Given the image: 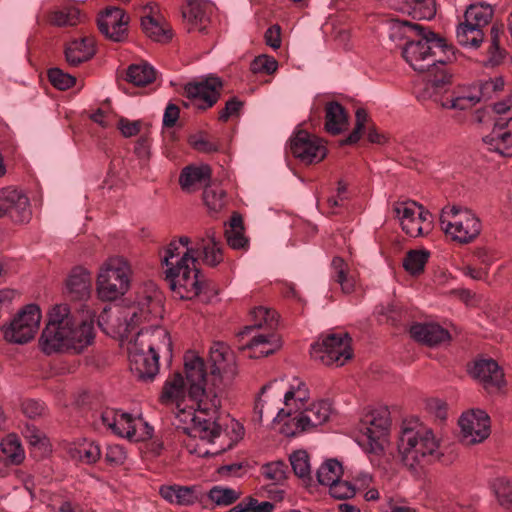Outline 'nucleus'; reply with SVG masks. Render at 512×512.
Returning <instances> with one entry per match:
<instances>
[{"label":"nucleus","mask_w":512,"mask_h":512,"mask_svg":"<svg viewBox=\"0 0 512 512\" xmlns=\"http://www.w3.org/2000/svg\"><path fill=\"white\" fill-rule=\"evenodd\" d=\"M390 38L405 39L402 56L420 73H427L426 91L444 88L450 83L452 74L446 64L455 59V52L445 39L426 27L404 20L391 22Z\"/></svg>","instance_id":"1"},{"label":"nucleus","mask_w":512,"mask_h":512,"mask_svg":"<svg viewBox=\"0 0 512 512\" xmlns=\"http://www.w3.org/2000/svg\"><path fill=\"white\" fill-rule=\"evenodd\" d=\"M193 400L197 402L196 410L182 408L181 404L176 405L174 425L191 439L199 438L200 441L210 444H215L218 439L221 443L218 447H213L212 449L202 450L201 448H195L191 452L197 453L202 457L218 455L231 448L233 443L242 437L243 427L239 422L232 419L230 424L235 433V438L229 439L228 442L223 441L227 434L223 431V424L218 416V411L221 407V400L218 394H214L211 399H208L206 396V398Z\"/></svg>","instance_id":"2"},{"label":"nucleus","mask_w":512,"mask_h":512,"mask_svg":"<svg viewBox=\"0 0 512 512\" xmlns=\"http://www.w3.org/2000/svg\"><path fill=\"white\" fill-rule=\"evenodd\" d=\"M95 337L94 319L77 320L67 304L55 305L49 312L40 344L46 354L54 352L80 353Z\"/></svg>","instance_id":"3"},{"label":"nucleus","mask_w":512,"mask_h":512,"mask_svg":"<svg viewBox=\"0 0 512 512\" xmlns=\"http://www.w3.org/2000/svg\"><path fill=\"white\" fill-rule=\"evenodd\" d=\"M187 236L173 239L165 248L162 263L167 267L165 274L171 290L180 299H193L202 290L200 271L195 267L196 250L190 246Z\"/></svg>","instance_id":"4"},{"label":"nucleus","mask_w":512,"mask_h":512,"mask_svg":"<svg viewBox=\"0 0 512 512\" xmlns=\"http://www.w3.org/2000/svg\"><path fill=\"white\" fill-rule=\"evenodd\" d=\"M131 372L141 381L154 379L159 372V353H171L172 343L168 331L158 325L142 328L128 343Z\"/></svg>","instance_id":"5"},{"label":"nucleus","mask_w":512,"mask_h":512,"mask_svg":"<svg viewBox=\"0 0 512 512\" xmlns=\"http://www.w3.org/2000/svg\"><path fill=\"white\" fill-rule=\"evenodd\" d=\"M397 447L404 465L416 469L438 456L439 440L431 428L418 420H409L401 425Z\"/></svg>","instance_id":"6"},{"label":"nucleus","mask_w":512,"mask_h":512,"mask_svg":"<svg viewBox=\"0 0 512 512\" xmlns=\"http://www.w3.org/2000/svg\"><path fill=\"white\" fill-rule=\"evenodd\" d=\"M440 225L447 236L460 244H468L476 239L482 227L472 210L459 205H448L442 209Z\"/></svg>","instance_id":"7"},{"label":"nucleus","mask_w":512,"mask_h":512,"mask_svg":"<svg viewBox=\"0 0 512 512\" xmlns=\"http://www.w3.org/2000/svg\"><path fill=\"white\" fill-rule=\"evenodd\" d=\"M131 269L122 257H112L101 268L97 278V292L105 301H113L126 293Z\"/></svg>","instance_id":"8"},{"label":"nucleus","mask_w":512,"mask_h":512,"mask_svg":"<svg viewBox=\"0 0 512 512\" xmlns=\"http://www.w3.org/2000/svg\"><path fill=\"white\" fill-rule=\"evenodd\" d=\"M210 379L219 392L227 388L237 374L235 355L224 342H214L209 350Z\"/></svg>","instance_id":"9"},{"label":"nucleus","mask_w":512,"mask_h":512,"mask_svg":"<svg viewBox=\"0 0 512 512\" xmlns=\"http://www.w3.org/2000/svg\"><path fill=\"white\" fill-rule=\"evenodd\" d=\"M332 412L331 403L327 400L313 402L304 408L281 427V433L287 437H294L323 425L328 421Z\"/></svg>","instance_id":"10"},{"label":"nucleus","mask_w":512,"mask_h":512,"mask_svg":"<svg viewBox=\"0 0 512 512\" xmlns=\"http://www.w3.org/2000/svg\"><path fill=\"white\" fill-rule=\"evenodd\" d=\"M351 338L348 334H330L321 342L312 344L311 357L324 365L342 366L352 357Z\"/></svg>","instance_id":"11"},{"label":"nucleus","mask_w":512,"mask_h":512,"mask_svg":"<svg viewBox=\"0 0 512 512\" xmlns=\"http://www.w3.org/2000/svg\"><path fill=\"white\" fill-rule=\"evenodd\" d=\"M393 211L407 235L419 237L431 230L432 215L417 202L412 200L395 202Z\"/></svg>","instance_id":"12"},{"label":"nucleus","mask_w":512,"mask_h":512,"mask_svg":"<svg viewBox=\"0 0 512 512\" xmlns=\"http://www.w3.org/2000/svg\"><path fill=\"white\" fill-rule=\"evenodd\" d=\"M41 312L37 305L25 306L10 322L3 327L6 341L14 344H25L32 340L39 329Z\"/></svg>","instance_id":"13"},{"label":"nucleus","mask_w":512,"mask_h":512,"mask_svg":"<svg viewBox=\"0 0 512 512\" xmlns=\"http://www.w3.org/2000/svg\"><path fill=\"white\" fill-rule=\"evenodd\" d=\"M462 441L466 444H476L485 440L490 434V418L480 409H472L459 418Z\"/></svg>","instance_id":"14"},{"label":"nucleus","mask_w":512,"mask_h":512,"mask_svg":"<svg viewBox=\"0 0 512 512\" xmlns=\"http://www.w3.org/2000/svg\"><path fill=\"white\" fill-rule=\"evenodd\" d=\"M290 150L294 157L306 164L320 162L327 154L322 140L304 130L298 131L291 138Z\"/></svg>","instance_id":"15"},{"label":"nucleus","mask_w":512,"mask_h":512,"mask_svg":"<svg viewBox=\"0 0 512 512\" xmlns=\"http://www.w3.org/2000/svg\"><path fill=\"white\" fill-rule=\"evenodd\" d=\"M391 425L387 409L373 411L363 422L362 436L367 441L368 450L378 453L383 450L382 440L387 436Z\"/></svg>","instance_id":"16"},{"label":"nucleus","mask_w":512,"mask_h":512,"mask_svg":"<svg viewBox=\"0 0 512 512\" xmlns=\"http://www.w3.org/2000/svg\"><path fill=\"white\" fill-rule=\"evenodd\" d=\"M30 202L22 191L7 188L0 196V218L7 216L15 223L28 222L31 219Z\"/></svg>","instance_id":"17"},{"label":"nucleus","mask_w":512,"mask_h":512,"mask_svg":"<svg viewBox=\"0 0 512 512\" xmlns=\"http://www.w3.org/2000/svg\"><path fill=\"white\" fill-rule=\"evenodd\" d=\"M222 87L220 78L210 76L201 81L186 84L184 91L188 98L195 101L199 109L205 110L217 103Z\"/></svg>","instance_id":"18"},{"label":"nucleus","mask_w":512,"mask_h":512,"mask_svg":"<svg viewBox=\"0 0 512 512\" xmlns=\"http://www.w3.org/2000/svg\"><path fill=\"white\" fill-rule=\"evenodd\" d=\"M450 84L451 82L445 85L444 88L427 91L429 97L433 98L442 108L464 111L471 109L481 101V94L477 93L476 87H461L453 90L446 98L440 97L439 93L447 92V86Z\"/></svg>","instance_id":"19"},{"label":"nucleus","mask_w":512,"mask_h":512,"mask_svg":"<svg viewBox=\"0 0 512 512\" xmlns=\"http://www.w3.org/2000/svg\"><path fill=\"white\" fill-rule=\"evenodd\" d=\"M186 380L189 385L188 394L191 399H211L215 394L205 390L206 372L205 364L201 357L194 352H187L184 356Z\"/></svg>","instance_id":"20"},{"label":"nucleus","mask_w":512,"mask_h":512,"mask_svg":"<svg viewBox=\"0 0 512 512\" xmlns=\"http://www.w3.org/2000/svg\"><path fill=\"white\" fill-rule=\"evenodd\" d=\"M129 17L118 7H107L98 19L100 32L114 42H122L127 37Z\"/></svg>","instance_id":"21"},{"label":"nucleus","mask_w":512,"mask_h":512,"mask_svg":"<svg viewBox=\"0 0 512 512\" xmlns=\"http://www.w3.org/2000/svg\"><path fill=\"white\" fill-rule=\"evenodd\" d=\"M469 374L488 392H496L505 385L504 373L493 359L475 361Z\"/></svg>","instance_id":"22"},{"label":"nucleus","mask_w":512,"mask_h":512,"mask_svg":"<svg viewBox=\"0 0 512 512\" xmlns=\"http://www.w3.org/2000/svg\"><path fill=\"white\" fill-rule=\"evenodd\" d=\"M306 386V383L300 378L294 377L289 381L288 388L283 394V400L281 398V391H277L275 399L276 406L270 411L269 408H265V405L262 404L260 411H258V418L262 419L263 414H271L272 420H282L284 417H290L292 415V406H293V396L297 394L300 389H303Z\"/></svg>","instance_id":"23"},{"label":"nucleus","mask_w":512,"mask_h":512,"mask_svg":"<svg viewBox=\"0 0 512 512\" xmlns=\"http://www.w3.org/2000/svg\"><path fill=\"white\" fill-rule=\"evenodd\" d=\"M159 494L169 504L186 507L200 502L204 496L201 488L197 485L183 486L179 484L161 485Z\"/></svg>","instance_id":"24"},{"label":"nucleus","mask_w":512,"mask_h":512,"mask_svg":"<svg viewBox=\"0 0 512 512\" xmlns=\"http://www.w3.org/2000/svg\"><path fill=\"white\" fill-rule=\"evenodd\" d=\"M193 248L196 250L195 257L201 258L207 266L216 267L224 259L222 243L216 238L213 229L207 230L205 236L199 238Z\"/></svg>","instance_id":"25"},{"label":"nucleus","mask_w":512,"mask_h":512,"mask_svg":"<svg viewBox=\"0 0 512 512\" xmlns=\"http://www.w3.org/2000/svg\"><path fill=\"white\" fill-rule=\"evenodd\" d=\"M411 337L424 345L434 347L450 341V333L437 323H415L410 328Z\"/></svg>","instance_id":"26"},{"label":"nucleus","mask_w":512,"mask_h":512,"mask_svg":"<svg viewBox=\"0 0 512 512\" xmlns=\"http://www.w3.org/2000/svg\"><path fill=\"white\" fill-rule=\"evenodd\" d=\"M507 121L495 120L491 133L483 138V142L491 151L505 157H512V130H506Z\"/></svg>","instance_id":"27"},{"label":"nucleus","mask_w":512,"mask_h":512,"mask_svg":"<svg viewBox=\"0 0 512 512\" xmlns=\"http://www.w3.org/2000/svg\"><path fill=\"white\" fill-rule=\"evenodd\" d=\"M160 298L154 295H146L139 299L137 306L133 308L130 319L127 322L126 331L131 332L138 323L142 321H150L153 317H157L161 312Z\"/></svg>","instance_id":"28"},{"label":"nucleus","mask_w":512,"mask_h":512,"mask_svg":"<svg viewBox=\"0 0 512 512\" xmlns=\"http://www.w3.org/2000/svg\"><path fill=\"white\" fill-rule=\"evenodd\" d=\"M91 287V275L83 268H75L66 282L68 295L73 300L83 301L88 299L91 294Z\"/></svg>","instance_id":"29"},{"label":"nucleus","mask_w":512,"mask_h":512,"mask_svg":"<svg viewBox=\"0 0 512 512\" xmlns=\"http://www.w3.org/2000/svg\"><path fill=\"white\" fill-rule=\"evenodd\" d=\"M95 54L94 40L91 37H83L80 40L70 42L65 49V58L70 66H78L88 61Z\"/></svg>","instance_id":"30"},{"label":"nucleus","mask_w":512,"mask_h":512,"mask_svg":"<svg viewBox=\"0 0 512 512\" xmlns=\"http://www.w3.org/2000/svg\"><path fill=\"white\" fill-rule=\"evenodd\" d=\"M203 202L209 216L217 218L229 203L226 191L218 184L206 185L203 191Z\"/></svg>","instance_id":"31"},{"label":"nucleus","mask_w":512,"mask_h":512,"mask_svg":"<svg viewBox=\"0 0 512 512\" xmlns=\"http://www.w3.org/2000/svg\"><path fill=\"white\" fill-rule=\"evenodd\" d=\"M67 452L73 460L85 464L96 463L102 454L100 446L96 442L87 439L69 444Z\"/></svg>","instance_id":"32"},{"label":"nucleus","mask_w":512,"mask_h":512,"mask_svg":"<svg viewBox=\"0 0 512 512\" xmlns=\"http://www.w3.org/2000/svg\"><path fill=\"white\" fill-rule=\"evenodd\" d=\"M325 129L332 135L340 134L348 126V116L338 102H330L325 109Z\"/></svg>","instance_id":"33"},{"label":"nucleus","mask_w":512,"mask_h":512,"mask_svg":"<svg viewBox=\"0 0 512 512\" xmlns=\"http://www.w3.org/2000/svg\"><path fill=\"white\" fill-rule=\"evenodd\" d=\"M494 16V7L485 2L470 4L464 13V19L469 25H474L483 30L489 25Z\"/></svg>","instance_id":"34"},{"label":"nucleus","mask_w":512,"mask_h":512,"mask_svg":"<svg viewBox=\"0 0 512 512\" xmlns=\"http://www.w3.org/2000/svg\"><path fill=\"white\" fill-rule=\"evenodd\" d=\"M144 33L156 42H168L172 38V30L165 21H160L152 15L141 18Z\"/></svg>","instance_id":"35"},{"label":"nucleus","mask_w":512,"mask_h":512,"mask_svg":"<svg viewBox=\"0 0 512 512\" xmlns=\"http://www.w3.org/2000/svg\"><path fill=\"white\" fill-rule=\"evenodd\" d=\"M225 237L228 245L235 250L246 249L249 240L244 235L243 219L239 213H233L229 226L225 229Z\"/></svg>","instance_id":"36"},{"label":"nucleus","mask_w":512,"mask_h":512,"mask_svg":"<svg viewBox=\"0 0 512 512\" xmlns=\"http://www.w3.org/2000/svg\"><path fill=\"white\" fill-rule=\"evenodd\" d=\"M482 29L469 25L467 21L460 23L456 28V39L459 45L464 48L477 49L484 40Z\"/></svg>","instance_id":"37"},{"label":"nucleus","mask_w":512,"mask_h":512,"mask_svg":"<svg viewBox=\"0 0 512 512\" xmlns=\"http://www.w3.org/2000/svg\"><path fill=\"white\" fill-rule=\"evenodd\" d=\"M333 279L337 282L343 293L350 294L355 290L356 278L350 274L349 266L341 257L332 260Z\"/></svg>","instance_id":"38"},{"label":"nucleus","mask_w":512,"mask_h":512,"mask_svg":"<svg viewBox=\"0 0 512 512\" xmlns=\"http://www.w3.org/2000/svg\"><path fill=\"white\" fill-rule=\"evenodd\" d=\"M400 10L415 19H432L436 14L435 0H405Z\"/></svg>","instance_id":"39"},{"label":"nucleus","mask_w":512,"mask_h":512,"mask_svg":"<svg viewBox=\"0 0 512 512\" xmlns=\"http://www.w3.org/2000/svg\"><path fill=\"white\" fill-rule=\"evenodd\" d=\"M156 78V71L147 62L132 64L128 67L126 80L135 86H146Z\"/></svg>","instance_id":"40"},{"label":"nucleus","mask_w":512,"mask_h":512,"mask_svg":"<svg viewBox=\"0 0 512 512\" xmlns=\"http://www.w3.org/2000/svg\"><path fill=\"white\" fill-rule=\"evenodd\" d=\"M210 174L211 170L207 165L187 166L181 171L179 184L184 191L190 192L194 185L210 178Z\"/></svg>","instance_id":"41"},{"label":"nucleus","mask_w":512,"mask_h":512,"mask_svg":"<svg viewBox=\"0 0 512 512\" xmlns=\"http://www.w3.org/2000/svg\"><path fill=\"white\" fill-rule=\"evenodd\" d=\"M206 495L215 506L226 507L239 500L242 496V491L227 486L215 485Z\"/></svg>","instance_id":"42"},{"label":"nucleus","mask_w":512,"mask_h":512,"mask_svg":"<svg viewBox=\"0 0 512 512\" xmlns=\"http://www.w3.org/2000/svg\"><path fill=\"white\" fill-rule=\"evenodd\" d=\"M49 21L58 27L76 26L82 21L80 10L74 6H65L53 10Z\"/></svg>","instance_id":"43"},{"label":"nucleus","mask_w":512,"mask_h":512,"mask_svg":"<svg viewBox=\"0 0 512 512\" xmlns=\"http://www.w3.org/2000/svg\"><path fill=\"white\" fill-rule=\"evenodd\" d=\"M294 474L308 486L312 483L309 455L305 450L294 451L289 457Z\"/></svg>","instance_id":"44"},{"label":"nucleus","mask_w":512,"mask_h":512,"mask_svg":"<svg viewBox=\"0 0 512 512\" xmlns=\"http://www.w3.org/2000/svg\"><path fill=\"white\" fill-rule=\"evenodd\" d=\"M185 382L180 373H175L171 379H168L164 385L161 395L163 403H176L181 404L180 400L184 398Z\"/></svg>","instance_id":"45"},{"label":"nucleus","mask_w":512,"mask_h":512,"mask_svg":"<svg viewBox=\"0 0 512 512\" xmlns=\"http://www.w3.org/2000/svg\"><path fill=\"white\" fill-rule=\"evenodd\" d=\"M342 475L343 467L337 459L326 460L316 472L318 483L324 486L336 482Z\"/></svg>","instance_id":"46"},{"label":"nucleus","mask_w":512,"mask_h":512,"mask_svg":"<svg viewBox=\"0 0 512 512\" xmlns=\"http://www.w3.org/2000/svg\"><path fill=\"white\" fill-rule=\"evenodd\" d=\"M183 18L191 25L189 30L198 29L204 31L203 24L207 20L206 12L202 3L197 1L189 2L188 5L182 10Z\"/></svg>","instance_id":"47"},{"label":"nucleus","mask_w":512,"mask_h":512,"mask_svg":"<svg viewBox=\"0 0 512 512\" xmlns=\"http://www.w3.org/2000/svg\"><path fill=\"white\" fill-rule=\"evenodd\" d=\"M281 347L282 339L280 334H260V323H258V358L268 357L278 352Z\"/></svg>","instance_id":"48"},{"label":"nucleus","mask_w":512,"mask_h":512,"mask_svg":"<svg viewBox=\"0 0 512 512\" xmlns=\"http://www.w3.org/2000/svg\"><path fill=\"white\" fill-rule=\"evenodd\" d=\"M258 323H260V334L279 333V314L270 307L258 305Z\"/></svg>","instance_id":"49"},{"label":"nucleus","mask_w":512,"mask_h":512,"mask_svg":"<svg viewBox=\"0 0 512 512\" xmlns=\"http://www.w3.org/2000/svg\"><path fill=\"white\" fill-rule=\"evenodd\" d=\"M261 475L271 484L280 485L287 478V465L281 460L266 463L261 467Z\"/></svg>","instance_id":"50"},{"label":"nucleus","mask_w":512,"mask_h":512,"mask_svg":"<svg viewBox=\"0 0 512 512\" xmlns=\"http://www.w3.org/2000/svg\"><path fill=\"white\" fill-rule=\"evenodd\" d=\"M429 252L426 250H411L403 261V266L411 275H418L423 272L428 261Z\"/></svg>","instance_id":"51"},{"label":"nucleus","mask_w":512,"mask_h":512,"mask_svg":"<svg viewBox=\"0 0 512 512\" xmlns=\"http://www.w3.org/2000/svg\"><path fill=\"white\" fill-rule=\"evenodd\" d=\"M492 489L497 498L500 506L505 509L512 508V483L504 478L500 477L493 481Z\"/></svg>","instance_id":"52"},{"label":"nucleus","mask_w":512,"mask_h":512,"mask_svg":"<svg viewBox=\"0 0 512 512\" xmlns=\"http://www.w3.org/2000/svg\"><path fill=\"white\" fill-rule=\"evenodd\" d=\"M3 454L14 464H19L24 459V451L19 439L15 435H9L1 442Z\"/></svg>","instance_id":"53"},{"label":"nucleus","mask_w":512,"mask_h":512,"mask_svg":"<svg viewBox=\"0 0 512 512\" xmlns=\"http://www.w3.org/2000/svg\"><path fill=\"white\" fill-rule=\"evenodd\" d=\"M355 118V127L353 131L348 135V137L341 142L342 145L355 144L360 140L365 125L368 122L369 116L365 109L358 108L355 113Z\"/></svg>","instance_id":"54"},{"label":"nucleus","mask_w":512,"mask_h":512,"mask_svg":"<svg viewBox=\"0 0 512 512\" xmlns=\"http://www.w3.org/2000/svg\"><path fill=\"white\" fill-rule=\"evenodd\" d=\"M114 433L124 438H133L136 434L133 417L128 413L119 412Z\"/></svg>","instance_id":"55"},{"label":"nucleus","mask_w":512,"mask_h":512,"mask_svg":"<svg viewBox=\"0 0 512 512\" xmlns=\"http://www.w3.org/2000/svg\"><path fill=\"white\" fill-rule=\"evenodd\" d=\"M48 78L51 84L59 89V90H66L72 87L76 81L75 77L64 73L59 68H52L48 71Z\"/></svg>","instance_id":"56"},{"label":"nucleus","mask_w":512,"mask_h":512,"mask_svg":"<svg viewBox=\"0 0 512 512\" xmlns=\"http://www.w3.org/2000/svg\"><path fill=\"white\" fill-rule=\"evenodd\" d=\"M504 88V79L502 77H495L485 80L480 83L477 93L481 94V100L491 99L494 94L502 91Z\"/></svg>","instance_id":"57"},{"label":"nucleus","mask_w":512,"mask_h":512,"mask_svg":"<svg viewBox=\"0 0 512 512\" xmlns=\"http://www.w3.org/2000/svg\"><path fill=\"white\" fill-rule=\"evenodd\" d=\"M328 486L330 495L335 499H349L356 493L355 487L348 481H342L341 478Z\"/></svg>","instance_id":"58"},{"label":"nucleus","mask_w":512,"mask_h":512,"mask_svg":"<svg viewBox=\"0 0 512 512\" xmlns=\"http://www.w3.org/2000/svg\"><path fill=\"white\" fill-rule=\"evenodd\" d=\"M23 435L30 445L35 447H46L47 438L44 433L33 424H26L23 428Z\"/></svg>","instance_id":"59"},{"label":"nucleus","mask_w":512,"mask_h":512,"mask_svg":"<svg viewBox=\"0 0 512 512\" xmlns=\"http://www.w3.org/2000/svg\"><path fill=\"white\" fill-rule=\"evenodd\" d=\"M254 326H247L237 334L238 338V349L244 353L247 352V356L252 358L253 355L250 353L253 350L256 343V335H252L245 341V337L249 336L253 332Z\"/></svg>","instance_id":"60"},{"label":"nucleus","mask_w":512,"mask_h":512,"mask_svg":"<svg viewBox=\"0 0 512 512\" xmlns=\"http://www.w3.org/2000/svg\"><path fill=\"white\" fill-rule=\"evenodd\" d=\"M278 61L268 54H258V74L273 75L278 70Z\"/></svg>","instance_id":"61"},{"label":"nucleus","mask_w":512,"mask_h":512,"mask_svg":"<svg viewBox=\"0 0 512 512\" xmlns=\"http://www.w3.org/2000/svg\"><path fill=\"white\" fill-rule=\"evenodd\" d=\"M265 44L274 50L281 47V27L278 24L270 26L264 33Z\"/></svg>","instance_id":"62"},{"label":"nucleus","mask_w":512,"mask_h":512,"mask_svg":"<svg viewBox=\"0 0 512 512\" xmlns=\"http://www.w3.org/2000/svg\"><path fill=\"white\" fill-rule=\"evenodd\" d=\"M190 143L194 149L203 153H213L219 150V145L215 142H211L203 136H192Z\"/></svg>","instance_id":"63"},{"label":"nucleus","mask_w":512,"mask_h":512,"mask_svg":"<svg viewBox=\"0 0 512 512\" xmlns=\"http://www.w3.org/2000/svg\"><path fill=\"white\" fill-rule=\"evenodd\" d=\"M493 109L499 115L496 120L512 122V98L495 103Z\"/></svg>","instance_id":"64"}]
</instances>
